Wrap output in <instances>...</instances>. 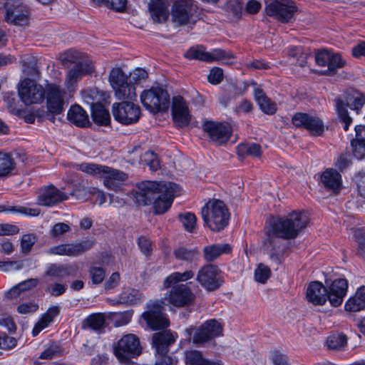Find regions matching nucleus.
Masks as SVG:
<instances>
[{
	"mask_svg": "<svg viewBox=\"0 0 365 365\" xmlns=\"http://www.w3.org/2000/svg\"><path fill=\"white\" fill-rule=\"evenodd\" d=\"M193 277V272L187 270L184 272H173L165 279L164 288L171 287V289L165 294L163 300H155L148 303L146 311L142 314V318L146 322L148 327L153 330H158L169 326L168 317L163 312L165 302L175 307H183L189 306L195 301V295L190 287L185 284H176L190 279Z\"/></svg>",
	"mask_w": 365,
	"mask_h": 365,
	"instance_id": "f257e3e1",
	"label": "nucleus"
},
{
	"mask_svg": "<svg viewBox=\"0 0 365 365\" xmlns=\"http://www.w3.org/2000/svg\"><path fill=\"white\" fill-rule=\"evenodd\" d=\"M306 226L307 220L302 212L296 211L284 217L271 220L264 242L271 258L278 260V255L281 252L280 239H294Z\"/></svg>",
	"mask_w": 365,
	"mask_h": 365,
	"instance_id": "f03ea898",
	"label": "nucleus"
},
{
	"mask_svg": "<svg viewBox=\"0 0 365 365\" xmlns=\"http://www.w3.org/2000/svg\"><path fill=\"white\" fill-rule=\"evenodd\" d=\"M138 188L145 197L159 195L153 203L155 213L158 215L163 214L170 209L174 197L180 192V187L170 182L144 181L139 184Z\"/></svg>",
	"mask_w": 365,
	"mask_h": 365,
	"instance_id": "7ed1b4c3",
	"label": "nucleus"
},
{
	"mask_svg": "<svg viewBox=\"0 0 365 365\" xmlns=\"http://www.w3.org/2000/svg\"><path fill=\"white\" fill-rule=\"evenodd\" d=\"M201 215L205 225L212 231L219 232L228 225V210L220 200H209L202 207Z\"/></svg>",
	"mask_w": 365,
	"mask_h": 365,
	"instance_id": "20e7f679",
	"label": "nucleus"
},
{
	"mask_svg": "<svg viewBox=\"0 0 365 365\" xmlns=\"http://www.w3.org/2000/svg\"><path fill=\"white\" fill-rule=\"evenodd\" d=\"M128 76L120 68H113L109 74V83L118 99L133 101L136 98L135 88L128 82Z\"/></svg>",
	"mask_w": 365,
	"mask_h": 365,
	"instance_id": "39448f33",
	"label": "nucleus"
},
{
	"mask_svg": "<svg viewBox=\"0 0 365 365\" xmlns=\"http://www.w3.org/2000/svg\"><path fill=\"white\" fill-rule=\"evenodd\" d=\"M140 101L145 108L153 113L168 110L170 106V96L166 91L160 87L144 91Z\"/></svg>",
	"mask_w": 365,
	"mask_h": 365,
	"instance_id": "423d86ee",
	"label": "nucleus"
},
{
	"mask_svg": "<svg viewBox=\"0 0 365 365\" xmlns=\"http://www.w3.org/2000/svg\"><path fill=\"white\" fill-rule=\"evenodd\" d=\"M45 96L48 111L53 115H59L64 110V106L70 93L55 83H48L45 88Z\"/></svg>",
	"mask_w": 365,
	"mask_h": 365,
	"instance_id": "0eeeda50",
	"label": "nucleus"
},
{
	"mask_svg": "<svg viewBox=\"0 0 365 365\" xmlns=\"http://www.w3.org/2000/svg\"><path fill=\"white\" fill-rule=\"evenodd\" d=\"M19 96L26 105L41 103L45 97V88L35 81L25 78L18 87Z\"/></svg>",
	"mask_w": 365,
	"mask_h": 365,
	"instance_id": "6e6552de",
	"label": "nucleus"
},
{
	"mask_svg": "<svg viewBox=\"0 0 365 365\" xmlns=\"http://www.w3.org/2000/svg\"><path fill=\"white\" fill-rule=\"evenodd\" d=\"M140 352L139 339L133 334L124 335L114 346V354L121 362L139 355Z\"/></svg>",
	"mask_w": 365,
	"mask_h": 365,
	"instance_id": "1a4fd4ad",
	"label": "nucleus"
},
{
	"mask_svg": "<svg viewBox=\"0 0 365 365\" xmlns=\"http://www.w3.org/2000/svg\"><path fill=\"white\" fill-rule=\"evenodd\" d=\"M265 11L269 16L282 23H288L293 19L297 6L288 0H275L266 5Z\"/></svg>",
	"mask_w": 365,
	"mask_h": 365,
	"instance_id": "9d476101",
	"label": "nucleus"
},
{
	"mask_svg": "<svg viewBox=\"0 0 365 365\" xmlns=\"http://www.w3.org/2000/svg\"><path fill=\"white\" fill-rule=\"evenodd\" d=\"M112 112L115 120L124 125L136 123L140 116V107L128 101L113 103Z\"/></svg>",
	"mask_w": 365,
	"mask_h": 365,
	"instance_id": "9b49d317",
	"label": "nucleus"
},
{
	"mask_svg": "<svg viewBox=\"0 0 365 365\" xmlns=\"http://www.w3.org/2000/svg\"><path fill=\"white\" fill-rule=\"evenodd\" d=\"M196 279L202 287L209 291L216 290L222 283L220 269L217 266L210 264L199 269Z\"/></svg>",
	"mask_w": 365,
	"mask_h": 365,
	"instance_id": "f8f14e48",
	"label": "nucleus"
},
{
	"mask_svg": "<svg viewBox=\"0 0 365 365\" xmlns=\"http://www.w3.org/2000/svg\"><path fill=\"white\" fill-rule=\"evenodd\" d=\"M203 130L208 135L210 139L217 145L227 142L232 133L230 124L207 120L202 124Z\"/></svg>",
	"mask_w": 365,
	"mask_h": 365,
	"instance_id": "ddd939ff",
	"label": "nucleus"
},
{
	"mask_svg": "<svg viewBox=\"0 0 365 365\" xmlns=\"http://www.w3.org/2000/svg\"><path fill=\"white\" fill-rule=\"evenodd\" d=\"M292 121L294 126L305 128L313 135H322L324 131L323 121L315 115L297 113L293 115Z\"/></svg>",
	"mask_w": 365,
	"mask_h": 365,
	"instance_id": "4468645a",
	"label": "nucleus"
},
{
	"mask_svg": "<svg viewBox=\"0 0 365 365\" xmlns=\"http://www.w3.org/2000/svg\"><path fill=\"white\" fill-rule=\"evenodd\" d=\"M93 245L91 240H83L76 243L61 244L53 246L48 250V254L77 257L90 250Z\"/></svg>",
	"mask_w": 365,
	"mask_h": 365,
	"instance_id": "2eb2a0df",
	"label": "nucleus"
},
{
	"mask_svg": "<svg viewBox=\"0 0 365 365\" xmlns=\"http://www.w3.org/2000/svg\"><path fill=\"white\" fill-rule=\"evenodd\" d=\"M172 116L176 127L183 128L190 122L191 115L187 104L180 96L173 98Z\"/></svg>",
	"mask_w": 365,
	"mask_h": 365,
	"instance_id": "dca6fc26",
	"label": "nucleus"
},
{
	"mask_svg": "<svg viewBox=\"0 0 365 365\" xmlns=\"http://www.w3.org/2000/svg\"><path fill=\"white\" fill-rule=\"evenodd\" d=\"M93 71L92 63L88 60H85L76 63L68 71L65 79V86L68 93L73 91L74 85L81 78Z\"/></svg>",
	"mask_w": 365,
	"mask_h": 365,
	"instance_id": "f3484780",
	"label": "nucleus"
},
{
	"mask_svg": "<svg viewBox=\"0 0 365 365\" xmlns=\"http://www.w3.org/2000/svg\"><path fill=\"white\" fill-rule=\"evenodd\" d=\"M192 6V0H179L176 1L173 8L172 17L173 21L179 25L193 22Z\"/></svg>",
	"mask_w": 365,
	"mask_h": 365,
	"instance_id": "a211bd4d",
	"label": "nucleus"
},
{
	"mask_svg": "<svg viewBox=\"0 0 365 365\" xmlns=\"http://www.w3.org/2000/svg\"><path fill=\"white\" fill-rule=\"evenodd\" d=\"M128 178L127 173L106 165L101 175L104 186L108 190L114 191L120 190Z\"/></svg>",
	"mask_w": 365,
	"mask_h": 365,
	"instance_id": "6ab92c4d",
	"label": "nucleus"
},
{
	"mask_svg": "<svg viewBox=\"0 0 365 365\" xmlns=\"http://www.w3.org/2000/svg\"><path fill=\"white\" fill-rule=\"evenodd\" d=\"M347 289L348 282L346 279L339 278L332 282L328 291L329 301L331 306L336 307L341 304Z\"/></svg>",
	"mask_w": 365,
	"mask_h": 365,
	"instance_id": "aec40b11",
	"label": "nucleus"
},
{
	"mask_svg": "<svg viewBox=\"0 0 365 365\" xmlns=\"http://www.w3.org/2000/svg\"><path fill=\"white\" fill-rule=\"evenodd\" d=\"M307 301L314 305H323L329 300L328 290L322 282H311L306 292Z\"/></svg>",
	"mask_w": 365,
	"mask_h": 365,
	"instance_id": "412c9836",
	"label": "nucleus"
},
{
	"mask_svg": "<svg viewBox=\"0 0 365 365\" xmlns=\"http://www.w3.org/2000/svg\"><path fill=\"white\" fill-rule=\"evenodd\" d=\"M67 199L66 194L63 193L53 186H48L40 191L37 203L43 206H52Z\"/></svg>",
	"mask_w": 365,
	"mask_h": 365,
	"instance_id": "4be33fe9",
	"label": "nucleus"
},
{
	"mask_svg": "<svg viewBox=\"0 0 365 365\" xmlns=\"http://www.w3.org/2000/svg\"><path fill=\"white\" fill-rule=\"evenodd\" d=\"M169 0H150L149 9L155 22L165 21L168 16Z\"/></svg>",
	"mask_w": 365,
	"mask_h": 365,
	"instance_id": "5701e85b",
	"label": "nucleus"
},
{
	"mask_svg": "<svg viewBox=\"0 0 365 365\" xmlns=\"http://www.w3.org/2000/svg\"><path fill=\"white\" fill-rule=\"evenodd\" d=\"M344 309L349 312H356L365 309V286L359 287L354 295L347 299Z\"/></svg>",
	"mask_w": 365,
	"mask_h": 365,
	"instance_id": "b1692460",
	"label": "nucleus"
},
{
	"mask_svg": "<svg viewBox=\"0 0 365 365\" xmlns=\"http://www.w3.org/2000/svg\"><path fill=\"white\" fill-rule=\"evenodd\" d=\"M67 119L69 122L81 128L86 127L89 124L87 112L80 106H71L67 113Z\"/></svg>",
	"mask_w": 365,
	"mask_h": 365,
	"instance_id": "393cba45",
	"label": "nucleus"
},
{
	"mask_svg": "<svg viewBox=\"0 0 365 365\" xmlns=\"http://www.w3.org/2000/svg\"><path fill=\"white\" fill-rule=\"evenodd\" d=\"M339 98L344 101L346 108L349 107L350 109L355 110L356 113H359V110L365 104V96L357 91L348 92L343 97Z\"/></svg>",
	"mask_w": 365,
	"mask_h": 365,
	"instance_id": "a878e982",
	"label": "nucleus"
},
{
	"mask_svg": "<svg viewBox=\"0 0 365 365\" xmlns=\"http://www.w3.org/2000/svg\"><path fill=\"white\" fill-rule=\"evenodd\" d=\"M321 182L328 190L336 191L341 185V176L334 169H327L321 175Z\"/></svg>",
	"mask_w": 365,
	"mask_h": 365,
	"instance_id": "bb28decb",
	"label": "nucleus"
},
{
	"mask_svg": "<svg viewBox=\"0 0 365 365\" xmlns=\"http://www.w3.org/2000/svg\"><path fill=\"white\" fill-rule=\"evenodd\" d=\"M254 97L260 109L265 113L272 115L277 111V104L265 95L259 87L254 89Z\"/></svg>",
	"mask_w": 365,
	"mask_h": 365,
	"instance_id": "cd10ccee",
	"label": "nucleus"
},
{
	"mask_svg": "<svg viewBox=\"0 0 365 365\" xmlns=\"http://www.w3.org/2000/svg\"><path fill=\"white\" fill-rule=\"evenodd\" d=\"M229 244H213L203 248L204 258L207 262H212L223 254L230 252Z\"/></svg>",
	"mask_w": 365,
	"mask_h": 365,
	"instance_id": "c85d7f7f",
	"label": "nucleus"
},
{
	"mask_svg": "<svg viewBox=\"0 0 365 365\" xmlns=\"http://www.w3.org/2000/svg\"><path fill=\"white\" fill-rule=\"evenodd\" d=\"M144 298L143 294L138 289L127 288L119 294L115 303L118 304H137Z\"/></svg>",
	"mask_w": 365,
	"mask_h": 365,
	"instance_id": "c756f323",
	"label": "nucleus"
},
{
	"mask_svg": "<svg viewBox=\"0 0 365 365\" xmlns=\"http://www.w3.org/2000/svg\"><path fill=\"white\" fill-rule=\"evenodd\" d=\"M207 63L221 61L223 63L229 64L232 62L235 56L230 50L215 48L207 51Z\"/></svg>",
	"mask_w": 365,
	"mask_h": 365,
	"instance_id": "7c9ffc66",
	"label": "nucleus"
},
{
	"mask_svg": "<svg viewBox=\"0 0 365 365\" xmlns=\"http://www.w3.org/2000/svg\"><path fill=\"white\" fill-rule=\"evenodd\" d=\"M78 271V266L75 264L67 265H52L48 271V274L63 278L68 276L75 277Z\"/></svg>",
	"mask_w": 365,
	"mask_h": 365,
	"instance_id": "2f4dec72",
	"label": "nucleus"
},
{
	"mask_svg": "<svg viewBox=\"0 0 365 365\" xmlns=\"http://www.w3.org/2000/svg\"><path fill=\"white\" fill-rule=\"evenodd\" d=\"M173 254L177 259L185 261L187 263L195 262L197 261L200 257V253L198 250L183 247L175 249Z\"/></svg>",
	"mask_w": 365,
	"mask_h": 365,
	"instance_id": "473e14b6",
	"label": "nucleus"
},
{
	"mask_svg": "<svg viewBox=\"0 0 365 365\" xmlns=\"http://www.w3.org/2000/svg\"><path fill=\"white\" fill-rule=\"evenodd\" d=\"M92 118L93 121L101 125H108L110 121L109 112L101 104H96L92 107Z\"/></svg>",
	"mask_w": 365,
	"mask_h": 365,
	"instance_id": "72a5a7b5",
	"label": "nucleus"
},
{
	"mask_svg": "<svg viewBox=\"0 0 365 365\" xmlns=\"http://www.w3.org/2000/svg\"><path fill=\"white\" fill-rule=\"evenodd\" d=\"M15 167L16 163L11 155L0 152V177L11 175L14 170Z\"/></svg>",
	"mask_w": 365,
	"mask_h": 365,
	"instance_id": "f704fd0d",
	"label": "nucleus"
},
{
	"mask_svg": "<svg viewBox=\"0 0 365 365\" xmlns=\"http://www.w3.org/2000/svg\"><path fill=\"white\" fill-rule=\"evenodd\" d=\"M205 323L196 329L190 328L187 330L190 335L192 334V342L197 345H202L212 340L206 331Z\"/></svg>",
	"mask_w": 365,
	"mask_h": 365,
	"instance_id": "c9c22d12",
	"label": "nucleus"
},
{
	"mask_svg": "<svg viewBox=\"0 0 365 365\" xmlns=\"http://www.w3.org/2000/svg\"><path fill=\"white\" fill-rule=\"evenodd\" d=\"M105 166L106 165L91 163H82L80 164H74L73 168L78 170H81L88 175L101 178Z\"/></svg>",
	"mask_w": 365,
	"mask_h": 365,
	"instance_id": "e433bc0d",
	"label": "nucleus"
},
{
	"mask_svg": "<svg viewBox=\"0 0 365 365\" xmlns=\"http://www.w3.org/2000/svg\"><path fill=\"white\" fill-rule=\"evenodd\" d=\"M334 106L339 118L344 123V130H348L349 125L352 123V119L344 106V101L340 98H335Z\"/></svg>",
	"mask_w": 365,
	"mask_h": 365,
	"instance_id": "4c0bfd02",
	"label": "nucleus"
},
{
	"mask_svg": "<svg viewBox=\"0 0 365 365\" xmlns=\"http://www.w3.org/2000/svg\"><path fill=\"white\" fill-rule=\"evenodd\" d=\"M347 337L343 333H334L327 339V344L329 349L339 350L346 346Z\"/></svg>",
	"mask_w": 365,
	"mask_h": 365,
	"instance_id": "58836bf2",
	"label": "nucleus"
},
{
	"mask_svg": "<svg viewBox=\"0 0 365 365\" xmlns=\"http://www.w3.org/2000/svg\"><path fill=\"white\" fill-rule=\"evenodd\" d=\"M5 17L7 22L16 26H22L29 24L28 16L25 14L19 13L18 11L7 9Z\"/></svg>",
	"mask_w": 365,
	"mask_h": 365,
	"instance_id": "ea45409f",
	"label": "nucleus"
},
{
	"mask_svg": "<svg viewBox=\"0 0 365 365\" xmlns=\"http://www.w3.org/2000/svg\"><path fill=\"white\" fill-rule=\"evenodd\" d=\"M239 155H249L253 157H259L262 154L261 147L257 143H242L237 147Z\"/></svg>",
	"mask_w": 365,
	"mask_h": 365,
	"instance_id": "a19ab883",
	"label": "nucleus"
},
{
	"mask_svg": "<svg viewBox=\"0 0 365 365\" xmlns=\"http://www.w3.org/2000/svg\"><path fill=\"white\" fill-rule=\"evenodd\" d=\"M206 331L212 340L216 337L222 336L223 326L222 323L215 319L207 320L204 322Z\"/></svg>",
	"mask_w": 365,
	"mask_h": 365,
	"instance_id": "79ce46f5",
	"label": "nucleus"
},
{
	"mask_svg": "<svg viewBox=\"0 0 365 365\" xmlns=\"http://www.w3.org/2000/svg\"><path fill=\"white\" fill-rule=\"evenodd\" d=\"M346 62L341 58L339 53H334L331 52L330 60L328 63V68L324 72V74L333 75L336 71L344 66Z\"/></svg>",
	"mask_w": 365,
	"mask_h": 365,
	"instance_id": "37998d69",
	"label": "nucleus"
},
{
	"mask_svg": "<svg viewBox=\"0 0 365 365\" xmlns=\"http://www.w3.org/2000/svg\"><path fill=\"white\" fill-rule=\"evenodd\" d=\"M133 310H127L123 312H114L110 315V319L115 327H122L128 324L132 319Z\"/></svg>",
	"mask_w": 365,
	"mask_h": 365,
	"instance_id": "c03bdc74",
	"label": "nucleus"
},
{
	"mask_svg": "<svg viewBox=\"0 0 365 365\" xmlns=\"http://www.w3.org/2000/svg\"><path fill=\"white\" fill-rule=\"evenodd\" d=\"M207 51L202 46H192L185 53V57L187 59L200 60L207 62Z\"/></svg>",
	"mask_w": 365,
	"mask_h": 365,
	"instance_id": "a18cd8bd",
	"label": "nucleus"
},
{
	"mask_svg": "<svg viewBox=\"0 0 365 365\" xmlns=\"http://www.w3.org/2000/svg\"><path fill=\"white\" fill-rule=\"evenodd\" d=\"M9 212L12 213H21L29 216H38L40 210L36 208H29L25 207H12L0 205V212Z\"/></svg>",
	"mask_w": 365,
	"mask_h": 365,
	"instance_id": "49530a36",
	"label": "nucleus"
},
{
	"mask_svg": "<svg viewBox=\"0 0 365 365\" xmlns=\"http://www.w3.org/2000/svg\"><path fill=\"white\" fill-rule=\"evenodd\" d=\"M180 221L182 222L185 230L192 232L197 225V217L192 212H185L178 215Z\"/></svg>",
	"mask_w": 365,
	"mask_h": 365,
	"instance_id": "de8ad7c7",
	"label": "nucleus"
},
{
	"mask_svg": "<svg viewBox=\"0 0 365 365\" xmlns=\"http://www.w3.org/2000/svg\"><path fill=\"white\" fill-rule=\"evenodd\" d=\"M288 56L296 60L300 66H304L307 63L308 54L303 52L301 46H292L288 50Z\"/></svg>",
	"mask_w": 365,
	"mask_h": 365,
	"instance_id": "09e8293b",
	"label": "nucleus"
},
{
	"mask_svg": "<svg viewBox=\"0 0 365 365\" xmlns=\"http://www.w3.org/2000/svg\"><path fill=\"white\" fill-rule=\"evenodd\" d=\"M141 161L144 162L152 171L160 168V162L157 155L153 151H147L142 156Z\"/></svg>",
	"mask_w": 365,
	"mask_h": 365,
	"instance_id": "8fccbe9b",
	"label": "nucleus"
},
{
	"mask_svg": "<svg viewBox=\"0 0 365 365\" xmlns=\"http://www.w3.org/2000/svg\"><path fill=\"white\" fill-rule=\"evenodd\" d=\"M271 275L270 269L264 264H259L255 270V279L260 283H265Z\"/></svg>",
	"mask_w": 365,
	"mask_h": 365,
	"instance_id": "3c124183",
	"label": "nucleus"
},
{
	"mask_svg": "<svg viewBox=\"0 0 365 365\" xmlns=\"http://www.w3.org/2000/svg\"><path fill=\"white\" fill-rule=\"evenodd\" d=\"M89 276L93 284H99L105 279L106 271L100 267H91L89 269Z\"/></svg>",
	"mask_w": 365,
	"mask_h": 365,
	"instance_id": "603ef678",
	"label": "nucleus"
},
{
	"mask_svg": "<svg viewBox=\"0 0 365 365\" xmlns=\"http://www.w3.org/2000/svg\"><path fill=\"white\" fill-rule=\"evenodd\" d=\"M205 359L201 352L196 350L189 351L185 354V362L189 365H200Z\"/></svg>",
	"mask_w": 365,
	"mask_h": 365,
	"instance_id": "864d4df0",
	"label": "nucleus"
},
{
	"mask_svg": "<svg viewBox=\"0 0 365 365\" xmlns=\"http://www.w3.org/2000/svg\"><path fill=\"white\" fill-rule=\"evenodd\" d=\"M37 240L36 235L34 234L24 235L21 240V249L24 253H28L31 251L32 247Z\"/></svg>",
	"mask_w": 365,
	"mask_h": 365,
	"instance_id": "5fc2aeb1",
	"label": "nucleus"
},
{
	"mask_svg": "<svg viewBox=\"0 0 365 365\" xmlns=\"http://www.w3.org/2000/svg\"><path fill=\"white\" fill-rule=\"evenodd\" d=\"M89 327L94 330H99L105 324L104 317L101 314H95L90 315L86 320Z\"/></svg>",
	"mask_w": 365,
	"mask_h": 365,
	"instance_id": "6e6d98bb",
	"label": "nucleus"
},
{
	"mask_svg": "<svg viewBox=\"0 0 365 365\" xmlns=\"http://www.w3.org/2000/svg\"><path fill=\"white\" fill-rule=\"evenodd\" d=\"M53 322V321L48 318L46 314H42L32 329L31 333L33 336H37L43 329L48 327Z\"/></svg>",
	"mask_w": 365,
	"mask_h": 365,
	"instance_id": "4d7b16f0",
	"label": "nucleus"
},
{
	"mask_svg": "<svg viewBox=\"0 0 365 365\" xmlns=\"http://www.w3.org/2000/svg\"><path fill=\"white\" fill-rule=\"evenodd\" d=\"M148 78V73L145 69L136 68L130 73L128 76L129 82L131 85L137 84Z\"/></svg>",
	"mask_w": 365,
	"mask_h": 365,
	"instance_id": "13d9d810",
	"label": "nucleus"
},
{
	"mask_svg": "<svg viewBox=\"0 0 365 365\" xmlns=\"http://www.w3.org/2000/svg\"><path fill=\"white\" fill-rule=\"evenodd\" d=\"M351 145L353 150V155L359 160L362 159L365 156V145L357 140V138L351 140Z\"/></svg>",
	"mask_w": 365,
	"mask_h": 365,
	"instance_id": "bf43d9fd",
	"label": "nucleus"
},
{
	"mask_svg": "<svg viewBox=\"0 0 365 365\" xmlns=\"http://www.w3.org/2000/svg\"><path fill=\"white\" fill-rule=\"evenodd\" d=\"M177 338L176 334H173L170 331H165L163 333H155L153 335L154 340L162 341L167 345H170L175 341Z\"/></svg>",
	"mask_w": 365,
	"mask_h": 365,
	"instance_id": "052dcab7",
	"label": "nucleus"
},
{
	"mask_svg": "<svg viewBox=\"0 0 365 365\" xmlns=\"http://www.w3.org/2000/svg\"><path fill=\"white\" fill-rule=\"evenodd\" d=\"M120 282V274L117 272H113L105 282L104 289L106 291H113L119 285Z\"/></svg>",
	"mask_w": 365,
	"mask_h": 365,
	"instance_id": "680f3d73",
	"label": "nucleus"
},
{
	"mask_svg": "<svg viewBox=\"0 0 365 365\" xmlns=\"http://www.w3.org/2000/svg\"><path fill=\"white\" fill-rule=\"evenodd\" d=\"M331 52L328 50L318 51L315 54V61L319 66H327Z\"/></svg>",
	"mask_w": 365,
	"mask_h": 365,
	"instance_id": "e2e57ef3",
	"label": "nucleus"
},
{
	"mask_svg": "<svg viewBox=\"0 0 365 365\" xmlns=\"http://www.w3.org/2000/svg\"><path fill=\"white\" fill-rule=\"evenodd\" d=\"M69 230L70 227L68 225L63 222H59L53 226L50 231V235L53 237H59L68 232Z\"/></svg>",
	"mask_w": 365,
	"mask_h": 365,
	"instance_id": "0e129e2a",
	"label": "nucleus"
},
{
	"mask_svg": "<svg viewBox=\"0 0 365 365\" xmlns=\"http://www.w3.org/2000/svg\"><path fill=\"white\" fill-rule=\"evenodd\" d=\"M223 78V71L222 68L215 67L212 68L208 75V81L212 84L220 83Z\"/></svg>",
	"mask_w": 365,
	"mask_h": 365,
	"instance_id": "69168bd1",
	"label": "nucleus"
},
{
	"mask_svg": "<svg viewBox=\"0 0 365 365\" xmlns=\"http://www.w3.org/2000/svg\"><path fill=\"white\" fill-rule=\"evenodd\" d=\"M78 56V53L73 50H68L63 52L60 56V60L64 66H67L68 63H74Z\"/></svg>",
	"mask_w": 365,
	"mask_h": 365,
	"instance_id": "338daca9",
	"label": "nucleus"
},
{
	"mask_svg": "<svg viewBox=\"0 0 365 365\" xmlns=\"http://www.w3.org/2000/svg\"><path fill=\"white\" fill-rule=\"evenodd\" d=\"M271 359L274 365H289L287 356L278 351L272 352Z\"/></svg>",
	"mask_w": 365,
	"mask_h": 365,
	"instance_id": "774afa93",
	"label": "nucleus"
}]
</instances>
